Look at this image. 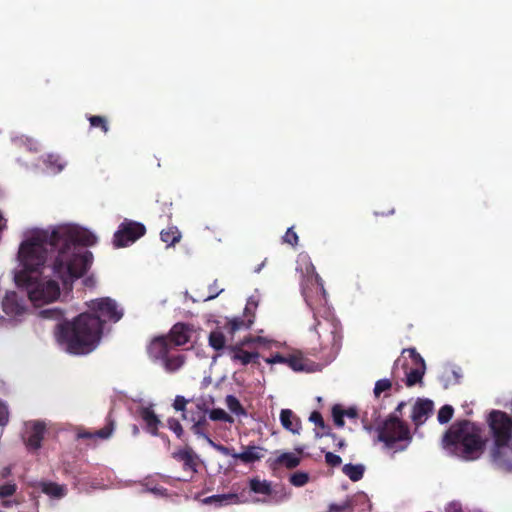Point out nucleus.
Wrapping results in <instances>:
<instances>
[{
  "instance_id": "1",
  "label": "nucleus",
  "mask_w": 512,
  "mask_h": 512,
  "mask_svg": "<svg viewBox=\"0 0 512 512\" xmlns=\"http://www.w3.org/2000/svg\"><path fill=\"white\" fill-rule=\"evenodd\" d=\"M97 238L90 231L70 225H62L52 231L40 230L20 245L18 258L23 269L16 273L15 282L26 288L28 299L35 305L55 301L60 295L57 281H39L37 273L46 262L49 253L57 252L53 261V274L66 289H72L76 279L86 274L93 262V254L84 247L96 244Z\"/></svg>"
},
{
  "instance_id": "2",
  "label": "nucleus",
  "mask_w": 512,
  "mask_h": 512,
  "mask_svg": "<svg viewBox=\"0 0 512 512\" xmlns=\"http://www.w3.org/2000/svg\"><path fill=\"white\" fill-rule=\"evenodd\" d=\"M89 311L83 312L73 320H62L55 327V338L65 351L73 355H86L99 345L104 324L107 321H119L123 313L115 300L103 297L87 303Z\"/></svg>"
},
{
  "instance_id": "3",
  "label": "nucleus",
  "mask_w": 512,
  "mask_h": 512,
  "mask_svg": "<svg viewBox=\"0 0 512 512\" xmlns=\"http://www.w3.org/2000/svg\"><path fill=\"white\" fill-rule=\"evenodd\" d=\"M443 441L465 460H475L484 448L481 429L469 420L454 423L445 433Z\"/></svg>"
},
{
  "instance_id": "4",
  "label": "nucleus",
  "mask_w": 512,
  "mask_h": 512,
  "mask_svg": "<svg viewBox=\"0 0 512 512\" xmlns=\"http://www.w3.org/2000/svg\"><path fill=\"white\" fill-rule=\"evenodd\" d=\"M494 444L491 457L502 453V449L509 446L512 440V417L506 412L493 410L488 418Z\"/></svg>"
},
{
  "instance_id": "5",
  "label": "nucleus",
  "mask_w": 512,
  "mask_h": 512,
  "mask_svg": "<svg viewBox=\"0 0 512 512\" xmlns=\"http://www.w3.org/2000/svg\"><path fill=\"white\" fill-rule=\"evenodd\" d=\"M378 439L392 448L396 442L411 440V434L408 425L398 415L390 414L378 428Z\"/></svg>"
},
{
  "instance_id": "6",
  "label": "nucleus",
  "mask_w": 512,
  "mask_h": 512,
  "mask_svg": "<svg viewBox=\"0 0 512 512\" xmlns=\"http://www.w3.org/2000/svg\"><path fill=\"white\" fill-rule=\"evenodd\" d=\"M146 233L145 226L136 221L125 219L118 227L113 236V244L117 248L126 247Z\"/></svg>"
},
{
  "instance_id": "7",
  "label": "nucleus",
  "mask_w": 512,
  "mask_h": 512,
  "mask_svg": "<svg viewBox=\"0 0 512 512\" xmlns=\"http://www.w3.org/2000/svg\"><path fill=\"white\" fill-rule=\"evenodd\" d=\"M27 294H18L15 291H8L2 301L3 311L12 317L21 316L26 311Z\"/></svg>"
},
{
  "instance_id": "8",
  "label": "nucleus",
  "mask_w": 512,
  "mask_h": 512,
  "mask_svg": "<svg viewBox=\"0 0 512 512\" xmlns=\"http://www.w3.org/2000/svg\"><path fill=\"white\" fill-rule=\"evenodd\" d=\"M268 364H285L295 372L309 371L308 361L302 356L300 352L284 356L276 353L271 357L265 359Z\"/></svg>"
},
{
  "instance_id": "9",
  "label": "nucleus",
  "mask_w": 512,
  "mask_h": 512,
  "mask_svg": "<svg viewBox=\"0 0 512 512\" xmlns=\"http://www.w3.org/2000/svg\"><path fill=\"white\" fill-rule=\"evenodd\" d=\"M216 449L224 455L239 459L244 464L254 463L264 457V449L257 446H247L243 452L237 453L223 445H217Z\"/></svg>"
},
{
  "instance_id": "10",
  "label": "nucleus",
  "mask_w": 512,
  "mask_h": 512,
  "mask_svg": "<svg viewBox=\"0 0 512 512\" xmlns=\"http://www.w3.org/2000/svg\"><path fill=\"white\" fill-rule=\"evenodd\" d=\"M193 328L187 323L178 322L172 326L169 333L165 335L168 337L171 347L183 346L190 341Z\"/></svg>"
},
{
  "instance_id": "11",
  "label": "nucleus",
  "mask_w": 512,
  "mask_h": 512,
  "mask_svg": "<svg viewBox=\"0 0 512 512\" xmlns=\"http://www.w3.org/2000/svg\"><path fill=\"white\" fill-rule=\"evenodd\" d=\"M172 347L165 335L154 337L147 346V354L153 362L162 361Z\"/></svg>"
},
{
  "instance_id": "12",
  "label": "nucleus",
  "mask_w": 512,
  "mask_h": 512,
  "mask_svg": "<svg viewBox=\"0 0 512 512\" xmlns=\"http://www.w3.org/2000/svg\"><path fill=\"white\" fill-rule=\"evenodd\" d=\"M307 270V284L302 285V294L305 298V301L309 306L312 305L311 297L309 294V287L308 284H310L317 294H321L323 297L325 296V289H324V283L322 278L316 273L315 267L310 263L309 266L306 268Z\"/></svg>"
},
{
  "instance_id": "13",
  "label": "nucleus",
  "mask_w": 512,
  "mask_h": 512,
  "mask_svg": "<svg viewBox=\"0 0 512 512\" xmlns=\"http://www.w3.org/2000/svg\"><path fill=\"white\" fill-rule=\"evenodd\" d=\"M315 330L322 337V332L327 334L326 346H330L331 350L337 351L340 347L341 334L336 324L326 320L325 322H318L315 326Z\"/></svg>"
},
{
  "instance_id": "14",
  "label": "nucleus",
  "mask_w": 512,
  "mask_h": 512,
  "mask_svg": "<svg viewBox=\"0 0 512 512\" xmlns=\"http://www.w3.org/2000/svg\"><path fill=\"white\" fill-rule=\"evenodd\" d=\"M399 365H401L404 368V370H405V375H406L405 384H406V386L412 387V386H414V385H416L418 383H422V379H423V376H424V373H425V362H421V364H416L415 368H410L408 370L406 361L401 363V359H397L395 361V363H394L393 371H392V374L394 376L396 375V370H397Z\"/></svg>"
},
{
  "instance_id": "15",
  "label": "nucleus",
  "mask_w": 512,
  "mask_h": 512,
  "mask_svg": "<svg viewBox=\"0 0 512 512\" xmlns=\"http://www.w3.org/2000/svg\"><path fill=\"white\" fill-rule=\"evenodd\" d=\"M226 351L230 355V358L235 363H240L241 365H248L250 363H257V360L260 357L258 352H249L246 351L241 345H229L226 348Z\"/></svg>"
},
{
  "instance_id": "16",
  "label": "nucleus",
  "mask_w": 512,
  "mask_h": 512,
  "mask_svg": "<svg viewBox=\"0 0 512 512\" xmlns=\"http://www.w3.org/2000/svg\"><path fill=\"white\" fill-rule=\"evenodd\" d=\"M434 408L433 401L430 399H418L413 406L411 419L416 426L422 425Z\"/></svg>"
},
{
  "instance_id": "17",
  "label": "nucleus",
  "mask_w": 512,
  "mask_h": 512,
  "mask_svg": "<svg viewBox=\"0 0 512 512\" xmlns=\"http://www.w3.org/2000/svg\"><path fill=\"white\" fill-rule=\"evenodd\" d=\"M255 315L252 312L251 308L247 305L244 309V314L242 317H235L229 320L226 324V329L228 332L233 335L235 332L242 329H249L254 323Z\"/></svg>"
},
{
  "instance_id": "18",
  "label": "nucleus",
  "mask_w": 512,
  "mask_h": 512,
  "mask_svg": "<svg viewBox=\"0 0 512 512\" xmlns=\"http://www.w3.org/2000/svg\"><path fill=\"white\" fill-rule=\"evenodd\" d=\"M115 428V421L112 418L111 414H109L106 418V424L103 428L96 430L94 432L87 431L85 429H78L77 432V438L78 439H94V438H100V439H108Z\"/></svg>"
},
{
  "instance_id": "19",
  "label": "nucleus",
  "mask_w": 512,
  "mask_h": 512,
  "mask_svg": "<svg viewBox=\"0 0 512 512\" xmlns=\"http://www.w3.org/2000/svg\"><path fill=\"white\" fill-rule=\"evenodd\" d=\"M139 416L144 421L147 432L153 436H160L162 439L167 438V436L158 433L159 426L162 423L151 407H141Z\"/></svg>"
},
{
  "instance_id": "20",
  "label": "nucleus",
  "mask_w": 512,
  "mask_h": 512,
  "mask_svg": "<svg viewBox=\"0 0 512 512\" xmlns=\"http://www.w3.org/2000/svg\"><path fill=\"white\" fill-rule=\"evenodd\" d=\"M173 458L183 463V468L192 474L197 472L198 458L191 448H186L174 452Z\"/></svg>"
},
{
  "instance_id": "21",
  "label": "nucleus",
  "mask_w": 512,
  "mask_h": 512,
  "mask_svg": "<svg viewBox=\"0 0 512 512\" xmlns=\"http://www.w3.org/2000/svg\"><path fill=\"white\" fill-rule=\"evenodd\" d=\"M45 425L41 422H34L31 431L25 440V444L29 450L36 451L41 447L44 438Z\"/></svg>"
},
{
  "instance_id": "22",
  "label": "nucleus",
  "mask_w": 512,
  "mask_h": 512,
  "mask_svg": "<svg viewBox=\"0 0 512 512\" xmlns=\"http://www.w3.org/2000/svg\"><path fill=\"white\" fill-rule=\"evenodd\" d=\"M281 425L293 434H299L301 430V420L290 409H282L280 412Z\"/></svg>"
},
{
  "instance_id": "23",
  "label": "nucleus",
  "mask_w": 512,
  "mask_h": 512,
  "mask_svg": "<svg viewBox=\"0 0 512 512\" xmlns=\"http://www.w3.org/2000/svg\"><path fill=\"white\" fill-rule=\"evenodd\" d=\"M204 504L215 505L216 507L227 506L240 503V499L236 493L219 494L206 497L202 500Z\"/></svg>"
},
{
  "instance_id": "24",
  "label": "nucleus",
  "mask_w": 512,
  "mask_h": 512,
  "mask_svg": "<svg viewBox=\"0 0 512 512\" xmlns=\"http://www.w3.org/2000/svg\"><path fill=\"white\" fill-rule=\"evenodd\" d=\"M191 431L197 435L198 437H202L208 441L213 447L216 448L218 444H215L213 440L210 438V423L207 420V415L202 416V418L197 419V422L192 424Z\"/></svg>"
},
{
  "instance_id": "25",
  "label": "nucleus",
  "mask_w": 512,
  "mask_h": 512,
  "mask_svg": "<svg viewBox=\"0 0 512 512\" xmlns=\"http://www.w3.org/2000/svg\"><path fill=\"white\" fill-rule=\"evenodd\" d=\"M38 486L44 494L53 498L60 499L67 494L66 486L55 482L42 481Z\"/></svg>"
},
{
  "instance_id": "26",
  "label": "nucleus",
  "mask_w": 512,
  "mask_h": 512,
  "mask_svg": "<svg viewBox=\"0 0 512 512\" xmlns=\"http://www.w3.org/2000/svg\"><path fill=\"white\" fill-rule=\"evenodd\" d=\"M161 362L167 372L173 373L183 366L185 356L182 354L169 356L168 354Z\"/></svg>"
},
{
  "instance_id": "27",
  "label": "nucleus",
  "mask_w": 512,
  "mask_h": 512,
  "mask_svg": "<svg viewBox=\"0 0 512 512\" xmlns=\"http://www.w3.org/2000/svg\"><path fill=\"white\" fill-rule=\"evenodd\" d=\"M208 414V408L204 403H198L195 405L194 408H190L187 410L185 414H182L181 417L183 420H187L194 424L197 422V419L202 418V416H205Z\"/></svg>"
},
{
  "instance_id": "28",
  "label": "nucleus",
  "mask_w": 512,
  "mask_h": 512,
  "mask_svg": "<svg viewBox=\"0 0 512 512\" xmlns=\"http://www.w3.org/2000/svg\"><path fill=\"white\" fill-rule=\"evenodd\" d=\"M365 467L362 464H345L342 472L353 482L361 480L364 476Z\"/></svg>"
},
{
  "instance_id": "29",
  "label": "nucleus",
  "mask_w": 512,
  "mask_h": 512,
  "mask_svg": "<svg viewBox=\"0 0 512 512\" xmlns=\"http://www.w3.org/2000/svg\"><path fill=\"white\" fill-rule=\"evenodd\" d=\"M161 240L168 246H173L181 239V233L176 226H170L160 232Z\"/></svg>"
},
{
  "instance_id": "30",
  "label": "nucleus",
  "mask_w": 512,
  "mask_h": 512,
  "mask_svg": "<svg viewBox=\"0 0 512 512\" xmlns=\"http://www.w3.org/2000/svg\"><path fill=\"white\" fill-rule=\"evenodd\" d=\"M208 342L209 345L216 351L227 348L225 335L219 328L210 332Z\"/></svg>"
},
{
  "instance_id": "31",
  "label": "nucleus",
  "mask_w": 512,
  "mask_h": 512,
  "mask_svg": "<svg viewBox=\"0 0 512 512\" xmlns=\"http://www.w3.org/2000/svg\"><path fill=\"white\" fill-rule=\"evenodd\" d=\"M249 486L251 491L257 494L271 495L272 493L271 483L266 480L253 478L250 480Z\"/></svg>"
},
{
  "instance_id": "32",
  "label": "nucleus",
  "mask_w": 512,
  "mask_h": 512,
  "mask_svg": "<svg viewBox=\"0 0 512 512\" xmlns=\"http://www.w3.org/2000/svg\"><path fill=\"white\" fill-rule=\"evenodd\" d=\"M276 463L283 465L288 469L296 468L300 464V458L295 456L293 453H283L277 459Z\"/></svg>"
},
{
  "instance_id": "33",
  "label": "nucleus",
  "mask_w": 512,
  "mask_h": 512,
  "mask_svg": "<svg viewBox=\"0 0 512 512\" xmlns=\"http://www.w3.org/2000/svg\"><path fill=\"white\" fill-rule=\"evenodd\" d=\"M228 409L237 416H246L247 412L234 395H228L225 399Z\"/></svg>"
},
{
  "instance_id": "34",
  "label": "nucleus",
  "mask_w": 512,
  "mask_h": 512,
  "mask_svg": "<svg viewBox=\"0 0 512 512\" xmlns=\"http://www.w3.org/2000/svg\"><path fill=\"white\" fill-rule=\"evenodd\" d=\"M491 458L498 469L502 470L505 473H512V462L505 458L503 452Z\"/></svg>"
},
{
  "instance_id": "35",
  "label": "nucleus",
  "mask_w": 512,
  "mask_h": 512,
  "mask_svg": "<svg viewBox=\"0 0 512 512\" xmlns=\"http://www.w3.org/2000/svg\"><path fill=\"white\" fill-rule=\"evenodd\" d=\"M88 121L91 127L99 128L105 134L109 131L108 120L104 116L92 115L88 117Z\"/></svg>"
},
{
  "instance_id": "36",
  "label": "nucleus",
  "mask_w": 512,
  "mask_h": 512,
  "mask_svg": "<svg viewBox=\"0 0 512 512\" xmlns=\"http://www.w3.org/2000/svg\"><path fill=\"white\" fill-rule=\"evenodd\" d=\"M209 419L212 421H222V422H228L233 423L234 419L232 416H230L227 412H225L221 408H215L211 411L208 410Z\"/></svg>"
},
{
  "instance_id": "37",
  "label": "nucleus",
  "mask_w": 512,
  "mask_h": 512,
  "mask_svg": "<svg viewBox=\"0 0 512 512\" xmlns=\"http://www.w3.org/2000/svg\"><path fill=\"white\" fill-rule=\"evenodd\" d=\"M39 316L44 319L62 320L64 317L63 310L59 308L43 309L39 312Z\"/></svg>"
},
{
  "instance_id": "38",
  "label": "nucleus",
  "mask_w": 512,
  "mask_h": 512,
  "mask_svg": "<svg viewBox=\"0 0 512 512\" xmlns=\"http://www.w3.org/2000/svg\"><path fill=\"white\" fill-rule=\"evenodd\" d=\"M354 503L352 499H346L340 504L332 503L329 506V512H352Z\"/></svg>"
},
{
  "instance_id": "39",
  "label": "nucleus",
  "mask_w": 512,
  "mask_h": 512,
  "mask_svg": "<svg viewBox=\"0 0 512 512\" xmlns=\"http://www.w3.org/2000/svg\"><path fill=\"white\" fill-rule=\"evenodd\" d=\"M454 409L451 405H444L438 411L437 419L439 423H448L453 417Z\"/></svg>"
},
{
  "instance_id": "40",
  "label": "nucleus",
  "mask_w": 512,
  "mask_h": 512,
  "mask_svg": "<svg viewBox=\"0 0 512 512\" xmlns=\"http://www.w3.org/2000/svg\"><path fill=\"white\" fill-rule=\"evenodd\" d=\"M461 378V374L454 370L450 369L444 372L442 375V379L445 381L444 386L447 388L449 385L458 384Z\"/></svg>"
},
{
  "instance_id": "41",
  "label": "nucleus",
  "mask_w": 512,
  "mask_h": 512,
  "mask_svg": "<svg viewBox=\"0 0 512 512\" xmlns=\"http://www.w3.org/2000/svg\"><path fill=\"white\" fill-rule=\"evenodd\" d=\"M309 481V475L306 472H295L290 477V483L296 487H302Z\"/></svg>"
},
{
  "instance_id": "42",
  "label": "nucleus",
  "mask_w": 512,
  "mask_h": 512,
  "mask_svg": "<svg viewBox=\"0 0 512 512\" xmlns=\"http://www.w3.org/2000/svg\"><path fill=\"white\" fill-rule=\"evenodd\" d=\"M392 388V381L390 379L384 378L376 381L374 387V395L375 397H379L381 393L388 391Z\"/></svg>"
},
{
  "instance_id": "43",
  "label": "nucleus",
  "mask_w": 512,
  "mask_h": 512,
  "mask_svg": "<svg viewBox=\"0 0 512 512\" xmlns=\"http://www.w3.org/2000/svg\"><path fill=\"white\" fill-rule=\"evenodd\" d=\"M167 426L168 428L175 433L177 438L182 439L184 435L183 427L180 423V421L174 417H170L167 420Z\"/></svg>"
},
{
  "instance_id": "44",
  "label": "nucleus",
  "mask_w": 512,
  "mask_h": 512,
  "mask_svg": "<svg viewBox=\"0 0 512 512\" xmlns=\"http://www.w3.org/2000/svg\"><path fill=\"white\" fill-rule=\"evenodd\" d=\"M17 491V485L14 482H8L0 486V499L10 497Z\"/></svg>"
},
{
  "instance_id": "45",
  "label": "nucleus",
  "mask_w": 512,
  "mask_h": 512,
  "mask_svg": "<svg viewBox=\"0 0 512 512\" xmlns=\"http://www.w3.org/2000/svg\"><path fill=\"white\" fill-rule=\"evenodd\" d=\"M332 416L334 423L337 427H343L344 426V414L343 409L340 405H334L332 408Z\"/></svg>"
},
{
  "instance_id": "46",
  "label": "nucleus",
  "mask_w": 512,
  "mask_h": 512,
  "mask_svg": "<svg viewBox=\"0 0 512 512\" xmlns=\"http://www.w3.org/2000/svg\"><path fill=\"white\" fill-rule=\"evenodd\" d=\"M188 403L189 400H187L184 396L177 395L174 399L172 406L176 411H180L182 412V414H185L188 410L186 408Z\"/></svg>"
},
{
  "instance_id": "47",
  "label": "nucleus",
  "mask_w": 512,
  "mask_h": 512,
  "mask_svg": "<svg viewBox=\"0 0 512 512\" xmlns=\"http://www.w3.org/2000/svg\"><path fill=\"white\" fill-rule=\"evenodd\" d=\"M298 241V235L294 231L293 227L288 228L285 235L283 236V242L291 245L292 247H295L297 246Z\"/></svg>"
},
{
  "instance_id": "48",
  "label": "nucleus",
  "mask_w": 512,
  "mask_h": 512,
  "mask_svg": "<svg viewBox=\"0 0 512 512\" xmlns=\"http://www.w3.org/2000/svg\"><path fill=\"white\" fill-rule=\"evenodd\" d=\"M325 462L331 467H337L342 463V459L339 455L327 452L325 454Z\"/></svg>"
},
{
  "instance_id": "49",
  "label": "nucleus",
  "mask_w": 512,
  "mask_h": 512,
  "mask_svg": "<svg viewBox=\"0 0 512 512\" xmlns=\"http://www.w3.org/2000/svg\"><path fill=\"white\" fill-rule=\"evenodd\" d=\"M309 420L311 422H313L317 427H319L321 429H325L326 428V425H325L324 419L322 417V414L319 411H313L310 414Z\"/></svg>"
},
{
  "instance_id": "50",
  "label": "nucleus",
  "mask_w": 512,
  "mask_h": 512,
  "mask_svg": "<svg viewBox=\"0 0 512 512\" xmlns=\"http://www.w3.org/2000/svg\"><path fill=\"white\" fill-rule=\"evenodd\" d=\"M408 353L409 357L411 358L412 362L416 364H421V362H424V359L421 357V355L416 351L415 348H408L404 349L402 351V354Z\"/></svg>"
},
{
  "instance_id": "51",
  "label": "nucleus",
  "mask_w": 512,
  "mask_h": 512,
  "mask_svg": "<svg viewBox=\"0 0 512 512\" xmlns=\"http://www.w3.org/2000/svg\"><path fill=\"white\" fill-rule=\"evenodd\" d=\"M9 421V412L6 404L0 401V426H6Z\"/></svg>"
},
{
  "instance_id": "52",
  "label": "nucleus",
  "mask_w": 512,
  "mask_h": 512,
  "mask_svg": "<svg viewBox=\"0 0 512 512\" xmlns=\"http://www.w3.org/2000/svg\"><path fill=\"white\" fill-rule=\"evenodd\" d=\"M157 203H161L162 204V208H161L162 212L165 213L169 219H171V217H172V213H171L172 202L168 201L166 199L161 202L158 199Z\"/></svg>"
},
{
  "instance_id": "53",
  "label": "nucleus",
  "mask_w": 512,
  "mask_h": 512,
  "mask_svg": "<svg viewBox=\"0 0 512 512\" xmlns=\"http://www.w3.org/2000/svg\"><path fill=\"white\" fill-rule=\"evenodd\" d=\"M445 511L446 512H462V508L459 503L451 502L446 506Z\"/></svg>"
},
{
  "instance_id": "54",
  "label": "nucleus",
  "mask_w": 512,
  "mask_h": 512,
  "mask_svg": "<svg viewBox=\"0 0 512 512\" xmlns=\"http://www.w3.org/2000/svg\"><path fill=\"white\" fill-rule=\"evenodd\" d=\"M255 336H248L244 337L239 343H236L235 345H241V347L249 346L251 344H255Z\"/></svg>"
},
{
  "instance_id": "55",
  "label": "nucleus",
  "mask_w": 512,
  "mask_h": 512,
  "mask_svg": "<svg viewBox=\"0 0 512 512\" xmlns=\"http://www.w3.org/2000/svg\"><path fill=\"white\" fill-rule=\"evenodd\" d=\"M343 414H344V416H346L348 418H352V419L358 417V411L354 407H350L348 409L343 410Z\"/></svg>"
},
{
  "instance_id": "56",
  "label": "nucleus",
  "mask_w": 512,
  "mask_h": 512,
  "mask_svg": "<svg viewBox=\"0 0 512 512\" xmlns=\"http://www.w3.org/2000/svg\"><path fill=\"white\" fill-rule=\"evenodd\" d=\"M11 472H12L11 467H10V466H6V467H4V468L1 470V472H0V477H1L2 479H5V478H7V477H9V476L11 475Z\"/></svg>"
},
{
  "instance_id": "57",
  "label": "nucleus",
  "mask_w": 512,
  "mask_h": 512,
  "mask_svg": "<svg viewBox=\"0 0 512 512\" xmlns=\"http://www.w3.org/2000/svg\"><path fill=\"white\" fill-rule=\"evenodd\" d=\"M255 342H256L255 344H259L264 347H266L269 344V341L266 338L261 337V336H255Z\"/></svg>"
},
{
  "instance_id": "58",
  "label": "nucleus",
  "mask_w": 512,
  "mask_h": 512,
  "mask_svg": "<svg viewBox=\"0 0 512 512\" xmlns=\"http://www.w3.org/2000/svg\"><path fill=\"white\" fill-rule=\"evenodd\" d=\"M405 406H406V403H405L404 401L400 402V403L397 405V407H396V409H395V411H394V413H393V414L398 415V413H401V412H402V410H403V408H404Z\"/></svg>"
},
{
  "instance_id": "59",
  "label": "nucleus",
  "mask_w": 512,
  "mask_h": 512,
  "mask_svg": "<svg viewBox=\"0 0 512 512\" xmlns=\"http://www.w3.org/2000/svg\"><path fill=\"white\" fill-rule=\"evenodd\" d=\"M362 422L364 423L365 429H367V430L371 429V424H368L367 412H365V414L363 415Z\"/></svg>"
},
{
  "instance_id": "60",
  "label": "nucleus",
  "mask_w": 512,
  "mask_h": 512,
  "mask_svg": "<svg viewBox=\"0 0 512 512\" xmlns=\"http://www.w3.org/2000/svg\"><path fill=\"white\" fill-rule=\"evenodd\" d=\"M132 433L135 436L139 434V428H138V426L136 424L132 425Z\"/></svg>"
},
{
  "instance_id": "61",
  "label": "nucleus",
  "mask_w": 512,
  "mask_h": 512,
  "mask_svg": "<svg viewBox=\"0 0 512 512\" xmlns=\"http://www.w3.org/2000/svg\"><path fill=\"white\" fill-rule=\"evenodd\" d=\"M4 227H5V219L0 214V232L3 230Z\"/></svg>"
},
{
  "instance_id": "62",
  "label": "nucleus",
  "mask_w": 512,
  "mask_h": 512,
  "mask_svg": "<svg viewBox=\"0 0 512 512\" xmlns=\"http://www.w3.org/2000/svg\"><path fill=\"white\" fill-rule=\"evenodd\" d=\"M344 446H345V441H344V439H339V440H338V443H337V447H338L339 449H341V448H342V447H344Z\"/></svg>"
},
{
  "instance_id": "63",
  "label": "nucleus",
  "mask_w": 512,
  "mask_h": 512,
  "mask_svg": "<svg viewBox=\"0 0 512 512\" xmlns=\"http://www.w3.org/2000/svg\"><path fill=\"white\" fill-rule=\"evenodd\" d=\"M218 294H219V292H218V293L211 294V295H209V296L206 298V300H212V299L216 298Z\"/></svg>"
},
{
  "instance_id": "64",
  "label": "nucleus",
  "mask_w": 512,
  "mask_h": 512,
  "mask_svg": "<svg viewBox=\"0 0 512 512\" xmlns=\"http://www.w3.org/2000/svg\"><path fill=\"white\" fill-rule=\"evenodd\" d=\"M11 505V501H4L3 506L9 507Z\"/></svg>"
}]
</instances>
